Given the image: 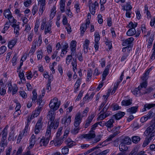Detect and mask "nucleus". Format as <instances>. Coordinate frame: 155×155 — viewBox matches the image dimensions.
Segmentation results:
<instances>
[{
  "label": "nucleus",
  "mask_w": 155,
  "mask_h": 155,
  "mask_svg": "<svg viewBox=\"0 0 155 155\" xmlns=\"http://www.w3.org/2000/svg\"><path fill=\"white\" fill-rule=\"evenodd\" d=\"M105 117L104 116V115L103 113H102L101 114H100V115L99 116L97 119L98 120H102L105 119Z\"/></svg>",
  "instance_id": "nucleus-61"
},
{
  "label": "nucleus",
  "mask_w": 155,
  "mask_h": 155,
  "mask_svg": "<svg viewBox=\"0 0 155 155\" xmlns=\"http://www.w3.org/2000/svg\"><path fill=\"white\" fill-rule=\"evenodd\" d=\"M95 116V114H94L92 113L91 115L89 116L87 118L85 121V124L84 125V128H86L89 126L92 120Z\"/></svg>",
  "instance_id": "nucleus-9"
},
{
  "label": "nucleus",
  "mask_w": 155,
  "mask_h": 155,
  "mask_svg": "<svg viewBox=\"0 0 155 155\" xmlns=\"http://www.w3.org/2000/svg\"><path fill=\"white\" fill-rule=\"evenodd\" d=\"M109 68V66L107 65L104 71H103L102 74V81H104L105 79L106 76L108 75V71Z\"/></svg>",
  "instance_id": "nucleus-21"
},
{
  "label": "nucleus",
  "mask_w": 155,
  "mask_h": 155,
  "mask_svg": "<svg viewBox=\"0 0 155 155\" xmlns=\"http://www.w3.org/2000/svg\"><path fill=\"white\" fill-rule=\"evenodd\" d=\"M138 107L137 106L131 107L127 110V112L129 114L135 113L137 111Z\"/></svg>",
  "instance_id": "nucleus-11"
},
{
  "label": "nucleus",
  "mask_w": 155,
  "mask_h": 155,
  "mask_svg": "<svg viewBox=\"0 0 155 155\" xmlns=\"http://www.w3.org/2000/svg\"><path fill=\"white\" fill-rule=\"evenodd\" d=\"M140 138L138 136H134L132 138V141L134 143H137L140 140Z\"/></svg>",
  "instance_id": "nucleus-38"
},
{
  "label": "nucleus",
  "mask_w": 155,
  "mask_h": 155,
  "mask_svg": "<svg viewBox=\"0 0 155 155\" xmlns=\"http://www.w3.org/2000/svg\"><path fill=\"white\" fill-rule=\"evenodd\" d=\"M147 85V81H143L140 84V85L138 86L139 88H140L141 90L143 88H145Z\"/></svg>",
  "instance_id": "nucleus-32"
},
{
  "label": "nucleus",
  "mask_w": 155,
  "mask_h": 155,
  "mask_svg": "<svg viewBox=\"0 0 155 155\" xmlns=\"http://www.w3.org/2000/svg\"><path fill=\"white\" fill-rule=\"evenodd\" d=\"M67 144L69 147H71L73 146L74 145H75L76 143L72 141L70 142H69L68 143H67Z\"/></svg>",
  "instance_id": "nucleus-64"
},
{
  "label": "nucleus",
  "mask_w": 155,
  "mask_h": 155,
  "mask_svg": "<svg viewBox=\"0 0 155 155\" xmlns=\"http://www.w3.org/2000/svg\"><path fill=\"white\" fill-rule=\"evenodd\" d=\"M12 26L14 28V32L16 34V35L18 36L19 34V31L20 30L19 26L18 25H17L16 23L14 24Z\"/></svg>",
  "instance_id": "nucleus-22"
},
{
  "label": "nucleus",
  "mask_w": 155,
  "mask_h": 155,
  "mask_svg": "<svg viewBox=\"0 0 155 155\" xmlns=\"http://www.w3.org/2000/svg\"><path fill=\"white\" fill-rule=\"evenodd\" d=\"M132 100L130 99L128 100H124L121 102V105L122 106H127L131 105L132 104Z\"/></svg>",
  "instance_id": "nucleus-19"
},
{
  "label": "nucleus",
  "mask_w": 155,
  "mask_h": 155,
  "mask_svg": "<svg viewBox=\"0 0 155 155\" xmlns=\"http://www.w3.org/2000/svg\"><path fill=\"white\" fill-rule=\"evenodd\" d=\"M29 125V124H27L25 126V128L23 130L22 136H25L27 135Z\"/></svg>",
  "instance_id": "nucleus-44"
},
{
  "label": "nucleus",
  "mask_w": 155,
  "mask_h": 155,
  "mask_svg": "<svg viewBox=\"0 0 155 155\" xmlns=\"http://www.w3.org/2000/svg\"><path fill=\"white\" fill-rule=\"evenodd\" d=\"M71 116H69L67 118H63L61 121L62 124H65V125L68 126L70 124L71 122ZM66 127V126H65Z\"/></svg>",
  "instance_id": "nucleus-13"
},
{
  "label": "nucleus",
  "mask_w": 155,
  "mask_h": 155,
  "mask_svg": "<svg viewBox=\"0 0 155 155\" xmlns=\"http://www.w3.org/2000/svg\"><path fill=\"white\" fill-rule=\"evenodd\" d=\"M17 54H15L12 59V62L13 64V65L15 66L16 64V62L17 60Z\"/></svg>",
  "instance_id": "nucleus-54"
},
{
  "label": "nucleus",
  "mask_w": 155,
  "mask_h": 155,
  "mask_svg": "<svg viewBox=\"0 0 155 155\" xmlns=\"http://www.w3.org/2000/svg\"><path fill=\"white\" fill-rule=\"evenodd\" d=\"M65 2L63 1L60 2V10L62 12H65Z\"/></svg>",
  "instance_id": "nucleus-33"
},
{
  "label": "nucleus",
  "mask_w": 155,
  "mask_h": 155,
  "mask_svg": "<svg viewBox=\"0 0 155 155\" xmlns=\"http://www.w3.org/2000/svg\"><path fill=\"white\" fill-rule=\"evenodd\" d=\"M126 144H124L121 143L119 146V148L120 150L122 151H126L128 149Z\"/></svg>",
  "instance_id": "nucleus-26"
},
{
  "label": "nucleus",
  "mask_w": 155,
  "mask_h": 155,
  "mask_svg": "<svg viewBox=\"0 0 155 155\" xmlns=\"http://www.w3.org/2000/svg\"><path fill=\"white\" fill-rule=\"evenodd\" d=\"M132 8L131 5H130V3L129 2L127 3L126 6H123V9L125 10H126L127 11H128L129 10H131Z\"/></svg>",
  "instance_id": "nucleus-39"
},
{
  "label": "nucleus",
  "mask_w": 155,
  "mask_h": 155,
  "mask_svg": "<svg viewBox=\"0 0 155 155\" xmlns=\"http://www.w3.org/2000/svg\"><path fill=\"white\" fill-rule=\"evenodd\" d=\"M33 97L32 98V101L33 102H36L35 100L37 99V94L36 92V91L35 89H34L33 92Z\"/></svg>",
  "instance_id": "nucleus-36"
},
{
  "label": "nucleus",
  "mask_w": 155,
  "mask_h": 155,
  "mask_svg": "<svg viewBox=\"0 0 155 155\" xmlns=\"http://www.w3.org/2000/svg\"><path fill=\"white\" fill-rule=\"evenodd\" d=\"M153 110H150L148 114L146 115L148 119L152 118L154 116H155V113L153 112Z\"/></svg>",
  "instance_id": "nucleus-30"
},
{
  "label": "nucleus",
  "mask_w": 155,
  "mask_h": 155,
  "mask_svg": "<svg viewBox=\"0 0 155 155\" xmlns=\"http://www.w3.org/2000/svg\"><path fill=\"white\" fill-rule=\"evenodd\" d=\"M121 142L126 145H129L131 143V141L130 138L128 137H126L122 139Z\"/></svg>",
  "instance_id": "nucleus-18"
},
{
  "label": "nucleus",
  "mask_w": 155,
  "mask_h": 155,
  "mask_svg": "<svg viewBox=\"0 0 155 155\" xmlns=\"http://www.w3.org/2000/svg\"><path fill=\"white\" fill-rule=\"evenodd\" d=\"M105 42L106 45H108L109 49V50L110 49L112 48V43H111V41L106 38Z\"/></svg>",
  "instance_id": "nucleus-43"
},
{
  "label": "nucleus",
  "mask_w": 155,
  "mask_h": 155,
  "mask_svg": "<svg viewBox=\"0 0 155 155\" xmlns=\"http://www.w3.org/2000/svg\"><path fill=\"white\" fill-rule=\"evenodd\" d=\"M53 122L54 121H51L50 124H49V121L48 122V125L47 127L48 129L51 130L52 128L53 127L54 128V123Z\"/></svg>",
  "instance_id": "nucleus-50"
},
{
  "label": "nucleus",
  "mask_w": 155,
  "mask_h": 155,
  "mask_svg": "<svg viewBox=\"0 0 155 155\" xmlns=\"http://www.w3.org/2000/svg\"><path fill=\"white\" fill-rule=\"evenodd\" d=\"M4 15L6 18H7L10 15H11V12L10 10L8 9H7L5 10L4 12Z\"/></svg>",
  "instance_id": "nucleus-41"
},
{
  "label": "nucleus",
  "mask_w": 155,
  "mask_h": 155,
  "mask_svg": "<svg viewBox=\"0 0 155 155\" xmlns=\"http://www.w3.org/2000/svg\"><path fill=\"white\" fill-rule=\"evenodd\" d=\"M38 4L40 5L39 13L42 15L45 9V0H37Z\"/></svg>",
  "instance_id": "nucleus-7"
},
{
  "label": "nucleus",
  "mask_w": 155,
  "mask_h": 155,
  "mask_svg": "<svg viewBox=\"0 0 155 155\" xmlns=\"http://www.w3.org/2000/svg\"><path fill=\"white\" fill-rule=\"evenodd\" d=\"M42 107V105H39L37 108L35 110L33 114H34L35 116H36L37 117L39 114L40 112L41 111Z\"/></svg>",
  "instance_id": "nucleus-27"
},
{
  "label": "nucleus",
  "mask_w": 155,
  "mask_h": 155,
  "mask_svg": "<svg viewBox=\"0 0 155 155\" xmlns=\"http://www.w3.org/2000/svg\"><path fill=\"white\" fill-rule=\"evenodd\" d=\"M119 83L120 82H117L116 84H114L113 90L111 93L112 94H113L115 93L116 90L117 89Z\"/></svg>",
  "instance_id": "nucleus-47"
},
{
  "label": "nucleus",
  "mask_w": 155,
  "mask_h": 155,
  "mask_svg": "<svg viewBox=\"0 0 155 155\" xmlns=\"http://www.w3.org/2000/svg\"><path fill=\"white\" fill-rule=\"evenodd\" d=\"M80 129V128L79 126L75 127L72 130L71 132L74 134H76L78 133Z\"/></svg>",
  "instance_id": "nucleus-34"
},
{
  "label": "nucleus",
  "mask_w": 155,
  "mask_h": 155,
  "mask_svg": "<svg viewBox=\"0 0 155 155\" xmlns=\"http://www.w3.org/2000/svg\"><path fill=\"white\" fill-rule=\"evenodd\" d=\"M35 137L34 134H32L31 137L30 146L29 147L32 148L35 142Z\"/></svg>",
  "instance_id": "nucleus-24"
},
{
  "label": "nucleus",
  "mask_w": 155,
  "mask_h": 155,
  "mask_svg": "<svg viewBox=\"0 0 155 155\" xmlns=\"http://www.w3.org/2000/svg\"><path fill=\"white\" fill-rule=\"evenodd\" d=\"M71 64L73 66V70L75 72V70L76 69L77 70V62L76 58H73V61H72Z\"/></svg>",
  "instance_id": "nucleus-29"
},
{
  "label": "nucleus",
  "mask_w": 155,
  "mask_h": 155,
  "mask_svg": "<svg viewBox=\"0 0 155 155\" xmlns=\"http://www.w3.org/2000/svg\"><path fill=\"white\" fill-rule=\"evenodd\" d=\"M42 119H39L36 123L35 128V132L36 134H38L42 127V123H41Z\"/></svg>",
  "instance_id": "nucleus-6"
},
{
  "label": "nucleus",
  "mask_w": 155,
  "mask_h": 155,
  "mask_svg": "<svg viewBox=\"0 0 155 155\" xmlns=\"http://www.w3.org/2000/svg\"><path fill=\"white\" fill-rule=\"evenodd\" d=\"M54 111L51 110L48 112L47 115V118L50 120L51 122L54 121L55 119Z\"/></svg>",
  "instance_id": "nucleus-12"
},
{
  "label": "nucleus",
  "mask_w": 155,
  "mask_h": 155,
  "mask_svg": "<svg viewBox=\"0 0 155 155\" xmlns=\"http://www.w3.org/2000/svg\"><path fill=\"white\" fill-rule=\"evenodd\" d=\"M84 116L83 115H81L80 112H78L76 114L74 122V127L79 126L81 121L82 118Z\"/></svg>",
  "instance_id": "nucleus-4"
},
{
  "label": "nucleus",
  "mask_w": 155,
  "mask_h": 155,
  "mask_svg": "<svg viewBox=\"0 0 155 155\" xmlns=\"http://www.w3.org/2000/svg\"><path fill=\"white\" fill-rule=\"evenodd\" d=\"M153 88L151 87H149L144 92H143V94H149L153 91Z\"/></svg>",
  "instance_id": "nucleus-53"
},
{
  "label": "nucleus",
  "mask_w": 155,
  "mask_h": 155,
  "mask_svg": "<svg viewBox=\"0 0 155 155\" xmlns=\"http://www.w3.org/2000/svg\"><path fill=\"white\" fill-rule=\"evenodd\" d=\"M140 90L141 89L140 88H139V87H138L137 88H135L134 89L133 92V93L135 95H137L138 93H139Z\"/></svg>",
  "instance_id": "nucleus-56"
},
{
  "label": "nucleus",
  "mask_w": 155,
  "mask_h": 155,
  "mask_svg": "<svg viewBox=\"0 0 155 155\" xmlns=\"http://www.w3.org/2000/svg\"><path fill=\"white\" fill-rule=\"evenodd\" d=\"M77 42L75 41H72L70 44V48L71 51V54H74V51L76 49V46Z\"/></svg>",
  "instance_id": "nucleus-20"
},
{
  "label": "nucleus",
  "mask_w": 155,
  "mask_h": 155,
  "mask_svg": "<svg viewBox=\"0 0 155 155\" xmlns=\"http://www.w3.org/2000/svg\"><path fill=\"white\" fill-rule=\"evenodd\" d=\"M89 7L90 11L91 14L93 15H94L95 13V7L94 5V3H89Z\"/></svg>",
  "instance_id": "nucleus-23"
},
{
  "label": "nucleus",
  "mask_w": 155,
  "mask_h": 155,
  "mask_svg": "<svg viewBox=\"0 0 155 155\" xmlns=\"http://www.w3.org/2000/svg\"><path fill=\"white\" fill-rule=\"evenodd\" d=\"M125 113L124 112L119 111L117 113L115 114L113 116V117L117 120H118L121 119L125 114Z\"/></svg>",
  "instance_id": "nucleus-14"
},
{
  "label": "nucleus",
  "mask_w": 155,
  "mask_h": 155,
  "mask_svg": "<svg viewBox=\"0 0 155 155\" xmlns=\"http://www.w3.org/2000/svg\"><path fill=\"white\" fill-rule=\"evenodd\" d=\"M10 26V24L9 23L7 22L5 25L4 27V31H2V32L4 33H5V31H7L9 27Z\"/></svg>",
  "instance_id": "nucleus-49"
},
{
  "label": "nucleus",
  "mask_w": 155,
  "mask_h": 155,
  "mask_svg": "<svg viewBox=\"0 0 155 155\" xmlns=\"http://www.w3.org/2000/svg\"><path fill=\"white\" fill-rule=\"evenodd\" d=\"M89 43L90 41L88 39H86L84 41V43L83 45V47L84 52L85 54L87 53L88 51Z\"/></svg>",
  "instance_id": "nucleus-16"
},
{
  "label": "nucleus",
  "mask_w": 155,
  "mask_h": 155,
  "mask_svg": "<svg viewBox=\"0 0 155 155\" xmlns=\"http://www.w3.org/2000/svg\"><path fill=\"white\" fill-rule=\"evenodd\" d=\"M74 54H70L68 55L67 56V57L66 58V63L67 64V65H69L71 62V61L72 59V55H74Z\"/></svg>",
  "instance_id": "nucleus-37"
},
{
  "label": "nucleus",
  "mask_w": 155,
  "mask_h": 155,
  "mask_svg": "<svg viewBox=\"0 0 155 155\" xmlns=\"http://www.w3.org/2000/svg\"><path fill=\"white\" fill-rule=\"evenodd\" d=\"M70 128L68 127L65 130L64 134L63 135V138H62V139H63V138H66L67 137V136L69 134V130H70Z\"/></svg>",
  "instance_id": "nucleus-48"
},
{
  "label": "nucleus",
  "mask_w": 155,
  "mask_h": 155,
  "mask_svg": "<svg viewBox=\"0 0 155 155\" xmlns=\"http://www.w3.org/2000/svg\"><path fill=\"white\" fill-rule=\"evenodd\" d=\"M50 139L48 137H43L41 139L40 144L41 146H45L48 143Z\"/></svg>",
  "instance_id": "nucleus-10"
},
{
  "label": "nucleus",
  "mask_w": 155,
  "mask_h": 155,
  "mask_svg": "<svg viewBox=\"0 0 155 155\" xmlns=\"http://www.w3.org/2000/svg\"><path fill=\"white\" fill-rule=\"evenodd\" d=\"M83 92L82 91H81L80 92L79 94H78L77 98L76 99V101H79L81 99V97H82L83 95Z\"/></svg>",
  "instance_id": "nucleus-60"
},
{
  "label": "nucleus",
  "mask_w": 155,
  "mask_h": 155,
  "mask_svg": "<svg viewBox=\"0 0 155 155\" xmlns=\"http://www.w3.org/2000/svg\"><path fill=\"white\" fill-rule=\"evenodd\" d=\"M20 95L23 98H25L27 97V94L24 91L19 92Z\"/></svg>",
  "instance_id": "nucleus-57"
},
{
  "label": "nucleus",
  "mask_w": 155,
  "mask_h": 155,
  "mask_svg": "<svg viewBox=\"0 0 155 155\" xmlns=\"http://www.w3.org/2000/svg\"><path fill=\"white\" fill-rule=\"evenodd\" d=\"M136 33L134 28H130L127 32V35L129 36H132L134 35Z\"/></svg>",
  "instance_id": "nucleus-25"
},
{
  "label": "nucleus",
  "mask_w": 155,
  "mask_h": 155,
  "mask_svg": "<svg viewBox=\"0 0 155 155\" xmlns=\"http://www.w3.org/2000/svg\"><path fill=\"white\" fill-rule=\"evenodd\" d=\"M137 25V23L135 22L134 24H133V22L132 21H130L128 25L129 28H136Z\"/></svg>",
  "instance_id": "nucleus-45"
},
{
  "label": "nucleus",
  "mask_w": 155,
  "mask_h": 155,
  "mask_svg": "<svg viewBox=\"0 0 155 155\" xmlns=\"http://www.w3.org/2000/svg\"><path fill=\"white\" fill-rule=\"evenodd\" d=\"M81 83V79H78L77 81H76L75 84V91L78 90V88L79 87Z\"/></svg>",
  "instance_id": "nucleus-42"
},
{
  "label": "nucleus",
  "mask_w": 155,
  "mask_h": 155,
  "mask_svg": "<svg viewBox=\"0 0 155 155\" xmlns=\"http://www.w3.org/2000/svg\"><path fill=\"white\" fill-rule=\"evenodd\" d=\"M62 130V127H60L59 128L57 133L56 137H59L61 134V131Z\"/></svg>",
  "instance_id": "nucleus-62"
},
{
  "label": "nucleus",
  "mask_w": 155,
  "mask_h": 155,
  "mask_svg": "<svg viewBox=\"0 0 155 155\" xmlns=\"http://www.w3.org/2000/svg\"><path fill=\"white\" fill-rule=\"evenodd\" d=\"M154 106H155V104H146L144 105L145 107L147 108V109H149Z\"/></svg>",
  "instance_id": "nucleus-46"
},
{
  "label": "nucleus",
  "mask_w": 155,
  "mask_h": 155,
  "mask_svg": "<svg viewBox=\"0 0 155 155\" xmlns=\"http://www.w3.org/2000/svg\"><path fill=\"white\" fill-rule=\"evenodd\" d=\"M69 151V149L67 147H65L62 149V153L63 154H67Z\"/></svg>",
  "instance_id": "nucleus-51"
},
{
  "label": "nucleus",
  "mask_w": 155,
  "mask_h": 155,
  "mask_svg": "<svg viewBox=\"0 0 155 155\" xmlns=\"http://www.w3.org/2000/svg\"><path fill=\"white\" fill-rule=\"evenodd\" d=\"M60 102L58 101V99L55 97L51 100L49 104L51 110H53V111H55L59 107Z\"/></svg>",
  "instance_id": "nucleus-3"
},
{
  "label": "nucleus",
  "mask_w": 155,
  "mask_h": 155,
  "mask_svg": "<svg viewBox=\"0 0 155 155\" xmlns=\"http://www.w3.org/2000/svg\"><path fill=\"white\" fill-rule=\"evenodd\" d=\"M155 133V118L153 119L150 122V125L147 127L144 132L145 135H148L154 134Z\"/></svg>",
  "instance_id": "nucleus-2"
},
{
  "label": "nucleus",
  "mask_w": 155,
  "mask_h": 155,
  "mask_svg": "<svg viewBox=\"0 0 155 155\" xmlns=\"http://www.w3.org/2000/svg\"><path fill=\"white\" fill-rule=\"evenodd\" d=\"M87 27H86V26H85V24H83L81 25V35H83L85 31L86 30V28Z\"/></svg>",
  "instance_id": "nucleus-40"
},
{
  "label": "nucleus",
  "mask_w": 155,
  "mask_h": 155,
  "mask_svg": "<svg viewBox=\"0 0 155 155\" xmlns=\"http://www.w3.org/2000/svg\"><path fill=\"white\" fill-rule=\"evenodd\" d=\"M51 24L50 23L46 24V19H43L41 22L40 30L43 31L45 29V35L48 33L51 34L52 32L51 31Z\"/></svg>",
  "instance_id": "nucleus-1"
},
{
  "label": "nucleus",
  "mask_w": 155,
  "mask_h": 155,
  "mask_svg": "<svg viewBox=\"0 0 155 155\" xmlns=\"http://www.w3.org/2000/svg\"><path fill=\"white\" fill-rule=\"evenodd\" d=\"M96 136L94 131L90 130L87 134H84L83 137L84 138H85L87 141L94 138Z\"/></svg>",
  "instance_id": "nucleus-8"
},
{
  "label": "nucleus",
  "mask_w": 155,
  "mask_h": 155,
  "mask_svg": "<svg viewBox=\"0 0 155 155\" xmlns=\"http://www.w3.org/2000/svg\"><path fill=\"white\" fill-rule=\"evenodd\" d=\"M114 122V119L111 118L107 122L104 123L108 128H110L113 127V124Z\"/></svg>",
  "instance_id": "nucleus-15"
},
{
  "label": "nucleus",
  "mask_w": 155,
  "mask_h": 155,
  "mask_svg": "<svg viewBox=\"0 0 155 155\" xmlns=\"http://www.w3.org/2000/svg\"><path fill=\"white\" fill-rule=\"evenodd\" d=\"M38 11V7L36 5H35L33 6L32 10V13L33 15H35Z\"/></svg>",
  "instance_id": "nucleus-55"
},
{
  "label": "nucleus",
  "mask_w": 155,
  "mask_h": 155,
  "mask_svg": "<svg viewBox=\"0 0 155 155\" xmlns=\"http://www.w3.org/2000/svg\"><path fill=\"white\" fill-rule=\"evenodd\" d=\"M134 40V39L133 37L128 38L123 42L122 45L123 46H127L131 44Z\"/></svg>",
  "instance_id": "nucleus-17"
},
{
  "label": "nucleus",
  "mask_w": 155,
  "mask_h": 155,
  "mask_svg": "<svg viewBox=\"0 0 155 155\" xmlns=\"http://www.w3.org/2000/svg\"><path fill=\"white\" fill-rule=\"evenodd\" d=\"M7 18H8L9 22L10 23H13L14 24L16 23L17 21L14 19V17L12 16V14L8 17Z\"/></svg>",
  "instance_id": "nucleus-35"
},
{
  "label": "nucleus",
  "mask_w": 155,
  "mask_h": 155,
  "mask_svg": "<svg viewBox=\"0 0 155 155\" xmlns=\"http://www.w3.org/2000/svg\"><path fill=\"white\" fill-rule=\"evenodd\" d=\"M100 62L102 68L105 66V60L104 58H102L101 59V61H100Z\"/></svg>",
  "instance_id": "nucleus-63"
},
{
  "label": "nucleus",
  "mask_w": 155,
  "mask_h": 155,
  "mask_svg": "<svg viewBox=\"0 0 155 155\" xmlns=\"http://www.w3.org/2000/svg\"><path fill=\"white\" fill-rule=\"evenodd\" d=\"M120 127L118 126L116 127H114L113 129V131L114 132V136H115L119 134L120 133L119 131L120 129Z\"/></svg>",
  "instance_id": "nucleus-28"
},
{
  "label": "nucleus",
  "mask_w": 155,
  "mask_h": 155,
  "mask_svg": "<svg viewBox=\"0 0 155 155\" xmlns=\"http://www.w3.org/2000/svg\"><path fill=\"white\" fill-rule=\"evenodd\" d=\"M31 0H28L24 2V5L26 7H28L31 3Z\"/></svg>",
  "instance_id": "nucleus-59"
},
{
  "label": "nucleus",
  "mask_w": 155,
  "mask_h": 155,
  "mask_svg": "<svg viewBox=\"0 0 155 155\" xmlns=\"http://www.w3.org/2000/svg\"><path fill=\"white\" fill-rule=\"evenodd\" d=\"M16 42L15 40H13L9 41L8 44V47L9 48H11L13 47L16 44Z\"/></svg>",
  "instance_id": "nucleus-31"
},
{
  "label": "nucleus",
  "mask_w": 155,
  "mask_h": 155,
  "mask_svg": "<svg viewBox=\"0 0 155 155\" xmlns=\"http://www.w3.org/2000/svg\"><path fill=\"white\" fill-rule=\"evenodd\" d=\"M51 130H49L48 129H47L46 132V135L45 137H48L50 139V135L51 134Z\"/></svg>",
  "instance_id": "nucleus-58"
},
{
  "label": "nucleus",
  "mask_w": 155,
  "mask_h": 155,
  "mask_svg": "<svg viewBox=\"0 0 155 155\" xmlns=\"http://www.w3.org/2000/svg\"><path fill=\"white\" fill-rule=\"evenodd\" d=\"M146 136V138L145 139L142 146L145 147L150 142V141L152 140H154L155 139V135L154 134H151V135H145Z\"/></svg>",
  "instance_id": "nucleus-5"
},
{
  "label": "nucleus",
  "mask_w": 155,
  "mask_h": 155,
  "mask_svg": "<svg viewBox=\"0 0 155 155\" xmlns=\"http://www.w3.org/2000/svg\"><path fill=\"white\" fill-rule=\"evenodd\" d=\"M6 47L5 46H2L0 48V55L3 54L6 51Z\"/></svg>",
  "instance_id": "nucleus-52"
}]
</instances>
